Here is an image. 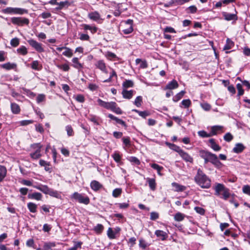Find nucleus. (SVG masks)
Returning <instances> with one entry per match:
<instances>
[{"mask_svg":"<svg viewBox=\"0 0 250 250\" xmlns=\"http://www.w3.org/2000/svg\"><path fill=\"white\" fill-rule=\"evenodd\" d=\"M48 194L57 198H59L61 197L60 194L57 191L54 190L51 188L50 189Z\"/></svg>","mask_w":250,"mask_h":250,"instance_id":"obj_41","label":"nucleus"},{"mask_svg":"<svg viewBox=\"0 0 250 250\" xmlns=\"http://www.w3.org/2000/svg\"><path fill=\"white\" fill-rule=\"evenodd\" d=\"M88 119L92 122L94 123L96 125H99V123L98 121V119L96 116L94 115H90L88 117Z\"/></svg>","mask_w":250,"mask_h":250,"instance_id":"obj_60","label":"nucleus"},{"mask_svg":"<svg viewBox=\"0 0 250 250\" xmlns=\"http://www.w3.org/2000/svg\"><path fill=\"white\" fill-rule=\"evenodd\" d=\"M198 134L199 136L202 138H208L211 137L210 133H208L204 130H201L198 132Z\"/></svg>","mask_w":250,"mask_h":250,"instance_id":"obj_43","label":"nucleus"},{"mask_svg":"<svg viewBox=\"0 0 250 250\" xmlns=\"http://www.w3.org/2000/svg\"><path fill=\"white\" fill-rule=\"evenodd\" d=\"M185 93V91H181L179 93H177L174 97H173V101L174 102H177L179 101L184 96Z\"/></svg>","mask_w":250,"mask_h":250,"instance_id":"obj_32","label":"nucleus"},{"mask_svg":"<svg viewBox=\"0 0 250 250\" xmlns=\"http://www.w3.org/2000/svg\"><path fill=\"white\" fill-rule=\"evenodd\" d=\"M214 189L215 190V195L216 196L221 195V192H222V196L221 197L224 200H227L230 196L229 189L226 188L222 184H216Z\"/></svg>","mask_w":250,"mask_h":250,"instance_id":"obj_4","label":"nucleus"},{"mask_svg":"<svg viewBox=\"0 0 250 250\" xmlns=\"http://www.w3.org/2000/svg\"><path fill=\"white\" fill-rule=\"evenodd\" d=\"M23 91L25 92V93L31 98H34L36 96V94L32 92L29 89H26L25 88H23Z\"/></svg>","mask_w":250,"mask_h":250,"instance_id":"obj_58","label":"nucleus"},{"mask_svg":"<svg viewBox=\"0 0 250 250\" xmlns=\"http://www.w3.org/2000/svg\"><path fill=\"white\" fill-rule=\"evenodd\" d=\"M112 156L116 162L119 163L121 161V156L118 152H115Z\"/></svg>","mask_w":250,"mask_h":250,"instance_id":"obj_49","label":"nucleus"},{"mask_svg":"<svg viewBox=\"0 0 250 250\" xmlns=\"http://www.w3.org/2000/svg\"><path fill=\"white\" fill-rule=\"evenodd\" d=\"M62 54L66 57H71L73 55V51L69 48L65 47Z\"/></svg>","mask_w":250,"mask_h":250,"instance_id":"obj_33","label":"nucleus"},{"mask_svg":"<svg viewBox=\"0 0 250 250\" xmlns=\"http://www.w3.org/2000/svg\"><path fill=\"white\" fill-rule=\"evenodd\" d=\"M179 84L175 80H173L172 81L168 83L164 88V90L167 89H174L178 88Z\"/></svg>","mask_w":250,"mask_h":250,"instance_id":"obj_12","label":"nucleus"},{"mask_svg":"<svg viewBox=\"0 0 250 250\" xmlns=\"http://www.w3.org/2000/svg\"><path fill=\"white\" fill-rule=\"evenodd\" d=\"M27 208L31 212L35 213L37 211V205L35 203L30 202L27 204Z\"/></svg>","mask_w":250,"mask_h":250,"instance_id":"obj_29","label":"nucleus"},{"mask_svg":"<svg viewBox=\"0 0 250 250\" xmlns=\"http://www.w3.org/2000/svg\"><path fill=\"white\" fill-rule=\"evenodd\" d=\"M182 104L185 107H188L191 104V101L189 99L184 100L182 102Z\"/></svg>","mask_w":250,"mask_h":250,"instance_id":"obj_63","label":"nucleus"},{"mask_svg":"<svg viewBox=\"0 0 250 250\" xmlns=\"http://www.w3.org/2000/svg\"><path fill=\"white\" fill-rule=\"evenodd\" d=\"M11 22L19 26H23L24 25H28L29 20L26 18L22 17H13L11 19Z\"/></svg>","mask_w":250,"mask_h":250,"instance_id":"obj_6","label":"nucleus"},{"mask_svg":"<svg viewBox=\"0 0 250 250\" xmlns=\"http://www.w3.org/2000/svg\"><path fill=\"white\" fill-rule=\"evenodd\" d=\"M29 198L35 199L36 200H41L42 198V195L39 192H34L28 195Z\"/></svg>","mask_w":250,"mask_h":250,"instance_id":"obj_23","label":"nucleus"},{"mask_svg":"<svg viewBox=\"0 0 250 250\" xmlns=\"http://www.w3.org/2000/svg\"><path fill=\"white\" fill-rule=\"evenodd\" d=\"M171 185L175 188V191L177 192L183 191L186 189L185 186L179 185L175 182L172 183Z\"/></svg>","mask_w":250,"mask_h":250,"instance_id":"obj_21","label":"nucleus"},{"mask_svg":"<svg viewBox=\"0 0 250 250\" xmlns=\"http://www.w3.org/2000/svg\"><path fill=\"white\" fill-rule=\"evenodd\" d=\"M39 164L42 166L44 167V169L47 171H50L51 168L49 167L50 163L43 160H40L39 161Z\"/></svg>","mask_w":250,"mask_h":250,"instance_id":"obj_25","label":"nucleus"},{"mask_svg":"<svg viewBox=\"0 0 250 250\" xmlns=\"http://www.w3.org/2000/svg\"><path fill=\"white\" fill-rule=\"evenodd\" d=\"M159 218V214L156 212H152L150 213V219L151 220H155Z\"/></svg>","mask_w":250,"mask_h":250,"instance_id":"obj_64","label":"nucleus"},{"mask_svg":"<svg viewBox=\"0 0 250 250\" xmlns=\"http://www.w3.org/2000/svg\"><path fill=\"white\" fill-rule=\"evenodd\" d=\"M28 13V10L25 9L21 8H16V14L22 15Z\"/></svg>","mask_w":250,"mask_h":250,"instance_id":"obj_51","label":"nucleus"},{"mask_svg":"<svg viewBox=\"0 0 250 250\" xmlns=\"http://www.w3.org/2000/svg\"><path fill=\"white\" fill-rule=\"evenodd\" d=\"M199 156L204 160L205 164L210 162L218 168L222 167L223 166L222 163L218 160L217 155L210 152L201 150L199 151Z\"/></svg>","mask_w":250,"mask_h":250,"instance_id":"obj_1","label":"nucleus"},{"mask_svg":"<svg viewBox=\"0 0 250 250\" xmlns=\"http://www.w3.org/2000/svg\"><path fill=\"white\" fill-rule=\"evenodd\" d=\"M6 173L7 170L6 167L0 165V182L6 177Z\"/></svg>","mask_w":250,"mask_h":250,"instance_id":"obj_22","label":"nucleus"},{"mask_svg":"<svg viewBox=\"0 0 250 250\" xmlns=\"http://www.w3.org/2000/svg\"><path fill=\"white\" fill-rule=\"evenodd\" d=\"M233 138V136L231 135V133L228 132L226 133L224 136V139L227 141V142H230L231 141Z\"/></svg>","mask_w":250,"mask_h":250,"instance_id":"obj_55","label":"nucleus"},{"mask_svg":"<svg viewBox=\"0 0 250 250\" xmlns=\"http://www.w3.org/2000/svg\"><path fill=\"white\" fill-rule=\"evenodd\" d=\"M107 234L110 239H114L115 238V233L111 228H108Z\"/></svg>","mask_w":250,"mask_h":250,"instance_id":"obj_53","label":"nucleus"},{"mask_svg":"<svg viewBox=\"0 0 250 250\" xmlns=\"http://www.w3.org/2000/svg\"><path fill=\"white\" fill-rule=\"evenodd\" d=\"M97 102L100 106L110 110L117 114H122L123 113L122 110L117 106V104L114 102H106L98 99Z\"/></svg>","mask_w":250,"mask_h":250,"instance_id":"obj_3","label":"nucleus"},{"mask_svg":"<svg viewBox=\"0 0 250 250\" xmlns=\"http://www.w3.org/2000/svg\"><path fill=\"white\" fill-rule=\"evenodd\" d=\"M139 247L143 249H145L147 246H149V245L146 242L145 240L141 238L139 240Z\"/></svg>","mask_w":250,"mask_h":250,"instance_id":"obj_44","label":"nucleus"},{"mask_svg":"<svg viewBox=\"0 0 250 250\" xmlns=\"http://www.w3.org/2000/svg\"><path fill=\"white\" fill-rule=\"evenodd\" d=\"M11 109L12 112L15 114H19L21 111L20 106L18 104L14 103H12L11 104Z\"/></svg>","mask_w":250,"mask_h":250,"instance_id":"obj_19","label":"nucleus"},{"mask_svg":"<svg viewBox=\"0 0 250 250\" xmlns=\"http://www.w3.org/2000/svg\"><path fill=\"white\" fill-rule=\"evenodd\" d=\"M179 155L182 157V158L186 162H189L190 163H193V158L190 155H189L188 153L184 151V150L180 152Z\"/></svg>","mask_w":250,"mask_h":250,"instance_id":"obj_9","label":"nucleus"},{"mask_svg":"<svg viewBox=\"0 0 250 250\" xmlns=\"http://www.w3.org/2000/svg\"><path fill=\"white\" fill-rule=\"evenodd\" d=\"M146 180L151 190L154 191L156 188V183L155 179L147 178Z\"/></svg>","mask_w":250,"mask_h":250,"instance_id":"obj_14","label":"nucleus"},{"mask_svg":"<svg viewBox=\"0 0 250 250\" xmlns=\"http://www.w3.org/2000/svg\"><path fill=\"white\" fill-rule=\"evenodd\" d=\"M88 17L91 20L97 21L101 19V16L99 13L97 11L92 12L89 13Z\"/></svg>","mask_w":250,"mask_h":250,"instance_id":"obj_13","label":"nucleus"},{"mask_svg":"<svg viewBox=\"0 0 250 250\" xmlns=\"http://www.w3.org/2000/svg\"><path fill=\"white\" fill-rule=\"evenodd\" d=\"M143 103V98L141 96H137L134 102V104L137 107H140L142 105V104Z\"/></svg>","mask_w":250,"mask_h":250,"instance_id":"obj_39","label":"nucleus"},{"mask_svg":"<svg viewBox=\"0 0 250 250\" xmlns=\"http://www.w3.org/2000/svg\"><path fill=\"white\" fill-rule=\"evenodd\" d=\"M122 189L121 188H115L113 190L112 192V196L115 197L117 198L122 193Z\"/></svg>","mask_w":250,"mask_h":250,"instance_id":"obj_40","label":"nucleus"},{"mask_svg":"<svg viewBox=\"0 0 250 250\" xmlns=\"http://www.w3.org/2000/svg\"><path fill=\"white\" fill-rule=\"evenodd\" d=\"M27 42L31 46L33 47L36 50L39 52H42L44 51L43 47H42V44L39 43L37 41L34 40H29L27 41Z\"/></svg>","mask_w":250,"mask_h":250,"instance_id":"obj_7","label":"nucleus"},{"mask_svg":"<svg viewBox=\"0 0 250 250\" xmlns=\"http://www.w3.org/2000/svg\"><path fill=\"white\" fill-rule=\"evenodd\" d=\"M234 45V43L230 39L228 38L226 40V43L223 48V50H226L230 49Z\"/></svg>","mask_w":250,"mask_h":250,"instance_id":"obj_24","label":"nucleus"},{"mask_svg":"<svg viewBox=\"0 0 250 250\" xmlns=\"http://www.w3.org/2000/svg\"><path fill=\"white\" fill-rule=\"evenodd\" d=\"M150 166L152 168H153L154 169H156L157 171V173L159 175H162V174L161 173V171L163 169V167H162L160 166L159 165L155 163L151 164Z\"/></svg>","mask_w":250,"mask_h":250,"instance_id":"obj_34","label":"nucleus"},{"mask_svg":"<svg viewBox=\"0 0 250 250\" xmlns=\"http://www.w3.org/2000/svg\"><path fill=\"white\" fill-rule=\"evenodd\" d=\"M134 83L131 80H125L124 82L123 83V87L125 88H127L128 87H132L133 86Z\"/></svg>","mask_w":250,"mask_h":250,"instance_id":"obj_37","label":"nucleus"},{"mask_svg":"<svg viewBox=\"0 0 250 250\" xmlns=\"http://www.w3.org/2000/svg\"><path fill=\"white\" fill-rule=\"evenodd\" d=\"M185 217V214L179 212L175 214L174 219L175 221L180 222L183 221Z\"/></svg>","mask_w":250,"mask_h":250,"instance_id":"obj_31","label":"nucleus"},{"mask_svg":"<svg viewBox=\"0 0 250 250\" xmlns=\"http://www.w3.org/2000/svg\"><path fill=\"white\" fill-rule=\"evenodd\" d=\"M236 88L238 90V94H237L238 96H240L243 95L244 92L243 89L242 88V86L241 84H240V83L237 84Z\"/></svg>","mask_w":250,"mask_h":250,"instance_id":"obj_54","label":"nucleus"},{"mask_svg":"<svg viewBox=\"0 0 250 250\" xmlns=\"http://www.w3.org/2000/svg\"><path fill=\"white\" fill-rule=\"evenodd\" d=\"M33 187L34 188L40 190V191H41L42 192L46 194H48L49 191L50 189L46 185L34 186Z\"/></svg>","mask_w":250,"mask_h":250,"instance_id":"obj_18","label":"nucleus"},{"mask_svg":"<svg viewBox=\"0 0 250 250\" xmlns=\"http://www.w3.org/2000/svg\"><path fill=\"white\" fill-rule=\"evenodd\" d=\"M245 146L242 143H237L235 145V146L233 148V151L236 153H239L242 152L244 149Z\"/></svg>","mask_w":250,"mask_h":250,"instance_id":"obj_15","label":"nucleus"},{"mask_svg":"<svg viewBox=\"0 0 250 250\" xmlns=\"http://www.w3.org/2000/svg\"><path fill=\"white\" fill-rule=\"evenodd\" d=\"M133 92L134 91L132 90L128 91L124 89L122 91L123 97L125 99H130L133 95Z\"/></svg>","mask_w":250,"mask_h":250,"instance_id":"obj_20","label":"nucleus"},{"mask_svg":"<svg viewBox=\"0 0 250 250\" xmlns=\"http://www.w3.org/2000/svg\"><path fill=\"white\" fill-rule=\"evenodd\" d=\"M223 126L221 125H214L211 127L210 132L211 136L216 135L220 131H222Z\"/></svg>","mask_w":250,"mask_h":250,"instance_id":"obj_17","label":"nucleus"},{"mask_svg":"<svg viewBox=\"0 0 250 250\" xmlns=\"http://www.w3.org/2000/svg\"><path fill=\"white\" fill-rule=\"evenodd\" d=\"M104 227L103 225L98 224L93 229L94 231L97 234H101L103 231Z\"/></svg>","mask_w":250,"mask_h":250,"instance_id":"obj_30","label":"nucleus"},{"mask_svg":"<svg viewBox=\"0 0 250 250\" xmlns=\"http://www.w3.org/2000/svg\"><path fill=\"white\" fill-rule=\"evenodd\" d=\"M235 13L234 14H230L229 13L226 12H223L222 13V14L224 17V19L227 21H236L238 19V17L237 15V12L235 10Z\"/></svg>","mask_w":250,"mask_h":250,"instance_id":"obj_8","label":"nucleus"},{"mask_svg":"<svg viewBox=\"0 0 250 250\" xmlns=\"http://www.w3.org/2000/svg\"><path fill=\"white\" fill-rule=\"evenodd\" d=\"M194 181L202 188H208L211 186L210 180L200 168L197 170Z\"/></svg>","mask_w":250,"mask_h":250,"instance_id":"obj_2","label":"nucleus"},{"mask_svg":"<svg viewBox=\"0 0 250 250\" xmlns=\"http://www.w3.org/2000/svg\"><path fill=\"white\" fill-rule=\"evenodd\" d=\"M58 5H59V6L56 7V9L57 10H60L65 6L67 7L68 6H70V3L67 0L64 1H61L60 2H58Z\"/></svg>","mask_w":250,"mask_h":250,"instance_id":"obj_26","label":"nucleus"},{"mask_svg":"<svg viewBox=\"0 0 250 250\" xmlns=\"http://www.w3.org/2000/svg\"><path fill=\"white\" fill-rule=\"evenodd\" d=\"M210 147L215 151H218L221 150V147L218 144H217L214 139H210L209 140Z\"/></svg>","mask_w":250,"mask_h":250,"instance_id":"obj_16","label":"nucleus"},{"mask_svg":"<svg viewBox=\"0 0 250 250\" xmlns=\"http://www.w3.org/2000/svg\"><path fill=\"white\" fill-rule=\"evenodd\" d=\"M171 147L170 148L175 151L176 152H178V154H180V152L182 151L183 150H182L179 146L174 145V144H169Z\"/></svg>","mask_w":250,"mask_h":250,"instance_id":"obj_57","label":"nucleus"},{"mask_svg":"<svg viewBox=\"0 0 250 250\" xmlns=\"http://www.w3.org/2000/svg\"><path fill=\"white\" fill-rule=\"evenodd\" d=\"M0 67L6 70L14 69L16 67L15 63H3L0 65Z\"/></svg>","mask_w":250,"mask_h":250,"instance_id":"obj_35","label":"nucleus"},{"mask_svg":"<svg viewBox=\"0 0 250 250\" xmlns=\"http://www.w3.org/2000/svg\"><path fill=\"white\" fill-rule=\"evenodd\" d=\"M128 160L131 163H133L136 165H139L140 164V160L136 157H130Z\"/></svg>","mask_w":250,"mask_h":250,"instance_id":"obj_50","label":"nucleus"},{"mask_svg":"<svg viewBox=\"0 0 250 250\" xmlns=\"http://www.w3.org/2000/svg\"><path fill=\"white\" fill-rule=\"evenodd\" d=\"M71 198L73 199L80 203L88 205L90 203L89 198L87 196H83V194L75 192L71 196Z\"/></svg>","mask_w":250,"mask_h":250,"instance_id":"obj_5","label":"nucleus"},{"mask_svg":"<svg viewBox=\"0 0 250 250\" xmlns=\"http://www.w3.org/2000/svg\"><path fill=\"white\" fill-rule=\"evenodd\" d=\"M57 66L63 71H68L69 69V65L67 63H57Z\"/></svg>","mask_w":250,"mask_h":250,"instance_id":"obj_42","label":"nucleus"},{"mask_svg":"<svg viewBox=\"0 0 250 250\" xmlns=\"http://www.w3.org/2000/svg\"><path fill=\"white\" fill-rule=\"evenodd\" d=\"M30 156L32 159L34 160H37L40 158L42 156V154H39L38 153H36L35 152L30 153Z\"/></svg>","mask_w":250,"mask_h":250,"instance_id":"obj_61","label":"nucleus"},{"mask_svg":"<svg viewBox=\"0 0 250 250\" xmlns=\"http://www.w3.org/2000/svg\"><path fill=\"white\" fill-rule=\"evenodd\" d=\"M65 130L68 136H72L74 135V131L71 125H68L66 126Z\"/></svg>","mask_w":250,"mask_h":250,"instance_id":"obj_45","label":"nucleus"},{"mask_svg":"<svg viewBox=\"0 0 250 250\" xmlns=\"http://www.w3.org/2000/svg\"><path fill=\"white\" fill-rule=\"evenodd\" d=\"M242 191L244 194L250 196V186L248 185H244L242 188Z\"/></svg>","mask_w":250,"mask_h":250,"instance_id":"obj_48","label":"nucleus"},{"mask_svg":"<svg viewBox=\"0 0 250 250\" xmlns=\"http://www.w3.org/2000/svg\"><path fill=\"white\" fill-rule=\"evenodd\" d=\"M20 43V40L18 38L12 39L10 41V44L13 47H17Z\"/></svg>","mask_w":250,"mask_h":250,"instance_id":"obj_46","label":"nucleus"},{"mask_svg":"<svg viewBox=\"0 0 250 250\" xmlns=\"http://www.w3.org/2000/svg\"><path fill=\"white\" fill-rule=\"evenodd\" d=\"M155 234L157 236V237L160 238L162 241L166 240L168 237L167 233L161 230H156L155 231Z\"/></svg>","mask_w":250,"mask_h":250,"instance_id":"obj_11","label":"nucleus"},{"mask_svg":"<svg viewBox=\"0 0 250 250\" xmlns=\"http://www.w3.org/2000/svg\"><path fill=\"white\" fill-rule=\"evenodd\" d=\"M2 12L4 14H16V8L7 7L2 10Z\"/></svg>","mask_w":250,"mask_h":250,"instance_id":"obj_36","label":"nucleus"},{"mask_svg":"<svg viewBox=\"0 0 250 250\" xmlns=\"http://www.w3.org/2000/svg\"><path fill=\"white\" fill-rule=\"evenodd\" d=\"M75 99L79 103H83L85 101V98L83 95L82 94H78L76 96Z\"/></svg>","mask_w":250,"mask_h":250,"instance_id":"obj_56","label":"nucleus"},{"mask_svg":"<svg viewBox=\"0 0 250 250\" xmlns=\"http://www.w3.org/2000/svg\"><path fill=\"white\" fill-rule=\"evenodd\" d=\"M27 67L35 70H40L42 68L41 63H28Z\"/></svg>","mask_w":250,"mask_h":250,"instance_id":"obj_28","label":"nucleus"},{"mask_svg":"<svg viewBox=\"0 0 250 250\" xmlns=\"http://www.w3.org/2000/svg\"><path fill=\"white\" fill-rule=\"evenodd\" d=\"M90 186L92 189L95 191L100 190L103 187V185L96 180L92 181Z\"/></svg>","mask_w":250,"mask_h":250,"instance_id":"obj_10","label":"nucleus"},{"mask_svg":"<svg viewBox=\"0 0 250 250\" xmlns=\"http://www.w3.org/2000/svg\"><path fill=\"white\" fill-rule=\"evenodd\" d=\"M55 243L54 242L45 243L43 245V249L44 250H49L55 247Z\"/></svg>","mask_w":250,"mask_h":250,"instance_id":"obj_38","label":"nucleus"},{"mask_svg":"<svg viewBox=\"0 0 250 250\" xmlns=\"http://www.w3.org/2000/svg\"><path fill=\"white\" fill-rule=\"evenodd\" d=\"M30 147L33 149L36 150V149H38L39 148H42V146L41 145V143H35V144H32L31 145Z\"/></svg>","mask_w":250,"mask_h":250,"instance_id":"obj_62","label":"nucleus"},{"mask_svg":"<svg viewBox=\"0 0 250 250\" xmlns=\"http://www.w3.org/2000/svg\"><path fill=\"white\" fill-rule=\"evenodd\" d=\"M194 210L196 211V212L201 215H204L205 212V209L203 208L199 207H195L194 208Z\"/></svg>","mask_w":250,"mask_h":250,"instance_id":"obj_59","label":"nucleus"},{"mask_svg":"<svg viewBox=\"0 0 250 250\" xmlns=\"http://www.w3.org/2000/svg\"><path fill=\"white\" fill-rule=\"evenodd\" d=\"M17 52L21 55H25L27 53L26 48L24 46H21L17 49Z\"/></svg>","mask_w":250,"mask_h":250,"instance_id":"obj_47","label":"nucleus"},{"mask_svg":"<svg viewBox=\"0 0 250 250\" xmlns=\"http://www.w3.org/2000/svg\"><path fill=\"white\" fill-rule=\"evenodd\" d=\"M45 100V95L43 94H39L37 97V102L39 104Z\"/></svg>","mask_w":250,"mask_h":250,"instance_id":"obj_52","label":"nucleus"},{"mask_svg":"<svg viewBox=\"0 0 250 250\" xmlns=\"http://www.w3.org/2000/svg\"><path fill=\"white\" fill-rule=\"evenodd\" d=\"M132 111L137 113L141 117L144 119H146L147 116L150 115V113L148 111H141L135 109H133Z\"/></svg>","mask_w":250,"mask_h":250,"instance_id":"obj_27","label":"nucleus"}]
</instances>
